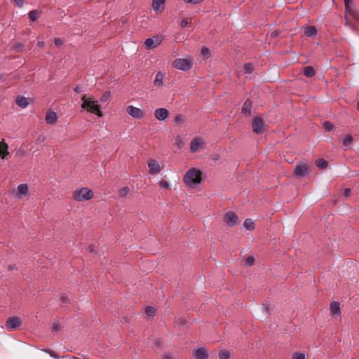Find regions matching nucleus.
<instances>
[{
    "label": "nucleus",
    "mask_w": 359,
    "mask_h": 359,
    "mask_svg": "<svg viewBox=\"0 0 359 359\" xmlns=\"http://www.w3.org/2000/svg\"><path fill=\"white\" fill-rule=\"evenodd\" d=\"M345 6V25L352 28L354 27L351 18L359 22V12L355 8L353 0H344Z\"/></svg>",
    "instance_id": "1"
},
{
    "label": "nucleus",
    "mask_w": 359,
    "mask_h": 359,
    "mask_svg": "<svg viewBox=\"0 0 359 359\" xmlns=\"http://www.w3.org/2000/svg\"><path fill=\"white\" fill-rule=\"evenodd\" d=\"M83 103L81 107L88 111L95 114L100 117L102 116V113L100 111V107L97 104L96 101L93 100L90 97H87L86 95H83L81 97Z\"/></svg>",
    "instance_id": "2"
},
{
    "label": "nucleus",
    "mask_w": 359,
    "mask_h": 359,
    "mask_svg": "<svg viewBox=\"0 0 359 359\" xmlns=\"http://www.w3.org/2000/svg\"><path fill=\"white\" fill-rule=\"evenodd\" d=\"M201 180V172L196 168L190 169L183 178L184 182L189 186L200 184Z\"/></svg>",
    "instance_id": "3"
},
{
    "label": "nucleus",
    "mask_w": 359,
    "mask_h": 359,
    "mask_svg": "<svg viewBox=\"0 0 359 359\" xmlns=\"http://www.w3.org/2000/svg\"><path fill=\"white\" fill-rule=\"evenodd\" d=\"M93 196V192L85 187L75 190L73 193V198L77 201H87L92 198Z\"/></svg>",
    "instance_id": "4"
},
{
    "label": "nucleus",
    "mask_w": 359,
    "mask_h": 359,
    "mask_svg": "<svg viewBox=\"0 0 359 359\" xmlns=\"http://www.w3.org/2000/svg\"><path fill=\"white\" fill-rule=\"evenodd\" d=\"M172 65L176 69L187 71L192 67V60L189 58H178L173 62Z\"/></svg>",
    "instance_id": "5"
},
{
    "label": "nucleus",
    "mask_w": 359,
    "mask_h": 359,
    "mask_svg": "<svg viewBox=\"0 0 359 359\" xmlns=\"http://www.w3.org/2000/svg\"><path fill=\"white\" fill-rule=\"evenodd\" d=\"M309 168L310 165L309 163L299 161L296 165L294 174L298 177H305L309 175Z\"/></svg>",
    "instance_id": "6"
},
{
    "label": "nucleus",
    "mask_w": 359,
    "mask_h": 359,
    "mask_svg": "<svg viewBox=\"0 0 359 359\" xmlns=\"http://www.w3.org/2000/svg\"><path fill=\"white\" fill-rule=\"evenodd\" d=\"M252 131L256 134H261L264 129V122L260 117L254 118L252 123Z\"/></svg>",
    "instance_id": "7"
},
{
    "label": "nucleus",
    "mask_w": 359,
    "mask_h": 359,
    "mask_svg": "<svg viewBox=\"0 0 359 359\" xmlns=\"http://www.w3.org/2000/svg\"><path fill=\"white\" fill-rule=\"evenodd\" d=\"M22 324L21 320L17 316H12L7 319L6 322V328L8 330H13L19 327Z\"/></svg>",
    "instance_id": "8"
},
{
    "label": "nucleus",
    "mask_w": 359,
    "mask_h": 359,
    "mask_svg": "<svg viewBox=\"0 0 359 359\" xmlns=\"http://www.w3.org/2000/svg\"><path fill=\"white\" fill-rule=\"evenodd\" d=\"M128 114L135 118H140L144 116V111L134 106H128L126 109Z\"/></svg>",
    "instance_id": "9"
},
{
    "label": "nucleus",
    "mask_w": 359,
    "mask_h": 359,
    "mask_svg": "<svg viewBox=\"0 0 359 359\" xmlns=\"http://www.w3.org/2000/svg\"><path fill=\"white\" fill-rule=\"evenodd\" d=\"M161 43V39L158 36L147 39L144 41L145 48L147 50L157 47Z\"/></svg>",
    "instance_id": "10"
},
{
    "label": "nucleus",
    "mask_w": 359,
    "mask_h": 359,
    "mask_svg": "<svg viewBox=\"0 0 359 359\" xmlns=\"http://www.w3.org/2000/svg\"><path fill=\"white\" fill-rule=\"evenodd\" d=\"M224 221L230 226H235L238 222V217L233 212L229 211L224 215Z\"/></svg>",
    "instance_id": "11"
},
{
    "label": "nucleus",
    "mask_w": 359,
    "mask_h": 359,
    "mask_svg": "<svg viewBox=\"0 0 359 359\" xmlns=\"http://www.w3.org/2000/svg\"><path fill=\"white\" fill-rule=\"evenodd\" d=\"M203 144L204 140L201 137L194 138L190 144V149L191 152H197Z\"/></svg>",
    "instance_id": "12"
},
{
    "label": "nucleus",
    "mask_w": 359,
    "mask_h": 359,
    "mask_svg": "<svg viewBox=\"0 0 359 359\" xmlns=\"http://www.w3.org/2000/svg\"><path fill=\"white\" fill-rule=\"evenodd\" d=\"M148 166L149 168V173L152 175L158 173L161 170L159 163L154 159H150L149 161Z\"/></svg>",
    "instance_id": "13"
},
{
    "label": "nucleus",
    "mask_w": 359,
    "mask_h": 359,
    "mask_svg": "<svg viewBox=\"0 0 359 359\" xmlns=\"http://www.w3.org/2000/svg\"><path fill=\"white\" fill-rule=\"evenodd\" d=\"M154 116L156 119L164 121L168 117L169 111L165 108H159L155 111Z\"/></svg>",
    "instance_id": "14"
},
{
    "label": "nucleus",
    "mask_w": 359,
    "mask_h": 359,
    "mask_svg": "<svg viewBox=\"0 0 359 359\" xmlns=\"http://www.w3.org/2000/svg\"><path fill=\"white\" fill-rule=\"evenodd\" d=\"M194 355L196 359H207L208 353L205 348H199L194 351Z\"/></svg>",
    "instance_id": "15"
},
{
    "label": "nucleus",
    "mask_w": 359,
    "mask_h": 359,
    "mask_svg": "<svg viewBox=\"0 0 359 359\" xmlns=\"http://www.w3.org/2000/svg\"><path fill=\"white\" fill-rule=\"evenodd\" d=\"M15 103L22 109L26 108L29 104V99L22 95H18L16 97Z\"/></svg>",
    "instance_id": "16"
},
{
    "label": "nucleus",
    "mask_w": 359,
    "mask_h": 359,
    "mask_svg": "<svg viewBox=\"0 0 359 359\" xmlns=\"http://www.w3.org/2000/svg\"><path fill=\"white\" fill-rule=\"evenodd\" d=\"M57 120V114L53 111H48L46 115V121L48 124H53Z\"/></svg>",
    "instance_id": "17"
},
{
    "label": "nucleus",
    "mask_w": 359,
    "mask_h": 359,
    "mask_svg": "<svg viewBox=\"0 0 359 359\" xmlns=\"http://www.w3.org/2000/svg\"><path fill=\"white\" fill-rule=\"evenodd\" d=\"M252 102L250 100H246L242 107V113L245 116L250 115L251 113Z\"/></svg>",
    "instance_id": "18"
},
{
    "label": "nucleus",
    "mask_w": 359,
    "mask_h": 359,
    "mask_svg": "<svg viewBox=\"0 0 359 359\" xmlns=\"http://www.w3.org/2000/svg\"><path fill=\"white\" fill-rule=\"evenodd\" d=\"M330 311L332 315L339 316L341 313L340 305L337 302H332L330 304Z\"/></svg>",
    "instance_id": "19"
},
{
    "label": "nucleus",
    "mask_w": 359,
    "mask_h": 359,
    "mask_svg": "<svg viewBox=\"0 0 359 359\" xmlns=\"http://www.w3.org/2000/svg\"><path fill=\"white\" fill-rule=\"evenodd\" d=\"M8 144L4 141L0 142V157L4 158L9 154Z\"/></svg>",
    "instance_id": "20"
},
{
    "label": "nucleus",
    "mask_w": 359,
    "mask_h": 359,
    "mask_svg": "<svg viewBox=\"0 0 359 359\" xmlns=\"http://www.w3.org/2000/svg\"><path fill=\"white\" fill-rule=\"evenodd\" d=\"M28 186L27 184H21L18 186V196H25L28 192Z\"/></svg>",
    "instance_id": "21"
},
{
    "label": "nucleus",
    "mask_w": 359,
    "mask_h": 359,
    "mask_svg": "<svg viewBox=\"0 0 359 359\" xmlns=\"http://www.w3.org/2000/svg\"><path fill=\"white\" fill-rule=\"evenodd\" d=\"M154 84L156 87H161L163 84V74L161 72H158L156 74L155 79L154 81Z\"/></svg>",
    "instance_id": "22"
},
{
    "label": "nucleus",
    "mask_w": 359,
    "mask_h": 359,
    "mask_svg": "<svg viewBox=\"0 0 359 359\" xmlns=\"http://www.w3.org/2000/svg\"><path fill=\"white\" fill-rule=\"evenodd\" d=\"M317 31L315 27L313 26H308L304 29V34L306 36L311 37L316 34Z\"/></svg>",
    "instance_id": "23"
},
{
    "label": "nucleus",
    "mask_w": 359,
    "mask_h": 359,
    "mask_svg": "<svg viewBox=\"0 0 359 359\" xmlns=\"http://www.w3.org/2000/svg\"><path fill=\"white\" fill-rule=\"evenodd\" d=\"M165 0H153L152 7L155 11H159L161 6H163Z\"/></svg>",
    "instance_id": "24"
},
{
    "label": "nucleus",
    "mask_w": 359,
    "mask_h": 359,
    "mask_svg": "<svg viewBox=\"0 0 359 359\" xmlns=\"http://www.w3.org/2000/svg\"><path fill=\"white\" fill-rule=\"evenodd\" d=\"M304 74L307 77H311L315 74V70L311 66H306L304 69Z\"/></svg>",
    "instance_id": "25"
},
{
    "label": "nucleus",
    "mask_w": 359,
    "mask_h": 359,
    "mask_svg": "<svg viewBox=\"0 0 359 359\" xmlns=\"http://www.w3.org/2000/svg\"><path fill=\"white\" fill-rule=\"evenodd\" d=\"M243 226L245 227L248 230H253L254 226V222L251 219H246L243 223Z\"/></svg>",
    "instance_id": "26"
},
{
    "label": "nucleus",
    "mask_w": 359,
    "mask_h": 359,
    "mask_svg": "<svg viewBox=\"0 0 359 359\" xmlns=\"http://www.w3.org/2000/svg\"><path fill=\"white\" fill-rule=\"evenodd\" d=\"M245 74H251L254 71V66L252 63H246L243 67Z\"/></svg>",
    "instance_id": "27"
},
{
    "label": "nucleus",
    "mask_w": 359,
    "mask_h": 359,
    "mask_svg": "<svg viewBox=\"0 0 359 359\" xmlns=\"http://www.w3.org/2000/svg\"><path fill=\"white\" fill-rule=\"evenodd\" d=\"M201 54L203 55L205 58H208L210 57V50L209 48H208L205 46H203L201 50Z\"/></svg>",
    "instance_id": "28"
},
{
    "label": "nucleus",
    "mask_w": 359,
    "mask_h": 359,
    "mask_svg": "<svg viewBox=\"0 0 359 359\" xmlns=\"http://www.w3.org/2000/svg\"><path fill=\"white\" fill-rule=\"evenodd\" d=\"M129 187H124L119 189L118 191V196L120 198H123L127 196V194L129 192Z\"/></svg>",
    "instance_id": "29"
},
{
    "label": "nucleus",
    "mask_w": 359,
    "mask_h": 359,
    "mask_svg": "<svg viewBox=\"0 0 359 359\" xmlns=\"http://www.w3.org/2000/svg\"><path fill=\"white\" fill-rule=\"evenodd\" d=\"M316 165L319 168H325L327 166V162L323 158H319L316 161Z\"/></svg>",
    "instance_id": "30"
},
{
    "label": "nucleus",
    "mask_w": 359,
    "mask_h": 359,
    "mask_svg": "<svg viewBox=\"0 0 359 359\" xmlns=\"http://www.w3.org/2000/svg\"><path fill=\"white\" fill-rule=\"evenodd\" d=\"M353 141V137L351 135H346L343 140V144L345 147H348Z\"/></svg>",
    "instance_id": "31"
},
{
    "label": "nucleus",
    "mask_w": 359,
    "mask_h": 359,
    "mask_svg": "<svg viewBox=\"0 0 359 359\" xmlns=\"http://www.w3.org/2000/svg\"><path fill=\"white\" fill-rule=\"evenodd\" d=\"M220 359H229L230 357V353L226 350H222L219 353Z\"/></svg>",
    "instance_id": "32"
},
{
    "label": "nucleus",
    "mask_w": 359,
    "mask_h": 359,
    "mask_svg": "<svg viewBox=\"0 0 359 359\" xmlns=\"http://www.w3.org/2000/svg\"><path fill=\"white\" fill-rule=\"evenodd\" d=\"M146 313L149 316H154L156 313V309L152 306H147L145 309Z\"/></svg>",
    "instance_id": "33"
},
{
    "label": "nucleus",
    "mask_w": 359,
    "mask_h": 359,
    "mask_svg": "<svg viewBox=\"0 0 359 359\" xmlns=\"http://www.w3.org/2000/svg\"><path fill=\"white\" fill-rule=\"evenodd\" d=\"M38 11L36 10L31 11L29 13V18L32 21H35L37 18Z\"/></svg>",
    "instance_id": "34"
},
{
    "label": "nucleus",
    "mask_w": 359,
    "mask_h": 359,
    "mask_svg": "<svg viewBox=\"0 0 359 359\" xmlns=\"http://www.w3.org/2000/svg\"><path fill=\"white\" fill-rule=\"evenodd\" d=\"M323 128L326 131H330L333 128V125L329 121H325L323 123Z\"/></svg>",
    "instance_id": "35"
},
{
    "label": "nucleus",
    "mask_w": 359,
    "mask_h": 359,
    "mask_svg": "<svg viewBox=\"0 0 359 359\" xmlns=\"http://www.w3.org/2000/svg\"><path fill=\"white\" fill-rule=\"evenodd\" d=\"M292 359H306V356L304 353H295L292 355Z\"/></svg>",
    "instance_id": "36"
},
{
    "label": "nucleus",
    "mask_w": 359,
    "mask_h": 359,
    "mask_svg": "<svg viewBox=\"0 0 359 359\" xmlns=\"http://www.w3.org/2000/svg\"><path fill=\"white\" fill-rule=\"evenodd\" d=\"M46 353H48L50 355V357L53 358H55V359H59L60 357L57 354H56L55 352H53V351L50 350V349H44L43 350Z\"/></svg>",
    "instance_id": "37"
},
{
    "label": "nucleus",
    "mask_w": 359,
    "mask_h": 359,
    "mask_svg": "<svg viewBox=\"0 0 359 359\" xmlns=\"http://www.w3.org/2000/svg\"><path fill=\"white\" fill-rule=\"evenodd\" d=\"M184 116H183V115H182V114H177V115L175 117L174 121H175V122L176 123H177V124H178V123H183V121H184Z\"/></svg>",
    "instance_id": "38"
},
{
    "label": "nucleus",
    "mask_w": 359,
    "mask_h": 359,
    "mask_svg": "<svg viewBox=\"0 0 359 359\" xmlns=\"http://www.w3.org/2000/svg\"><path fill=\"white\" fill-rule=\"evenodd\" d=\"M254 257H252V256H250L248 257L246 259H245V265L247 266H252L254 263Z\"/></svg>",
    "instance_id": "39"
},
{
    "label": "nucleus",
    "mask_w": 359,
    "mask_h": 359,
    "mask_svg": "<svg viewBox=\"0 0 359 359\" xmlns=\"http://www.w3.org/2000/svg\"><path fill=\"white\" fill-rule=\"evenodd\" d=\"M175 144L178 146L179 148H181L183 145V141L180 136H177L175 138Z\"/></svg>",
    "instance_id": "40"
},
{
    "label": "nucleus",
    "mask_w": 359,
    "mask_h": 359,
    "mask_svg": "<svg viewBox=\"0 0 359 359\" xmlns=\"http://www.w3.org/2000/svg\"><path fill=\"white\" fill-rule=\"evenodd\" d=\"M60 330V325L59 323H54L52 327V331L54 332H57Z\"/></svg>",
    "instance_id": "41"
},
{
    "label": "nucleus",
    "mask_w": 359,
    "mask_h": 359,
    "mask_svg": "<svg viewBox=\"0 0 359 359\" xmlns=\"http://www.w3.org/2000/svg\"><path fill=\"white\" fill-rule=\"evenodd\" d=\"M186 4H196L202 2L203 0H183Z\"/></svg>",
    "instance_id": "42"
},
{
    "label": "nucleus",
    "mask_w": 359,
    "mask_h": 359,
    "mask_svg": "<svg viewBox=\"0 0 359 359\" xmlns=\"http://www.w3.org/2000/svg\"><path fill=\"white\" fill-rule=\"evenodd\" d=\"M351 190L350 189H345L343 192V196L345 198L348 197L351 195Z\"/></svg>",
    "instance_id": "43"
},
{
    "label": "nucleus",
    "mask_w": 359,
    "mask_h": 359,
    "mask_svg": "<svg viewBox=\"0 0 359 359\" xmlns=\"http://www.w3.org/2000/svg\"><path fill=\"white\" fill-rule=\"evenodd\" d=\"M54 43L57 46H60L63 43V41L61 39L57 38L55 39Z\"/></svg>",
    "instance_id": "44"
},
{
    "label": "nucleus",
    "mask_w": 359,
    "mask_h": 359,
    "mask_svg": "<svg viewBox=\"0 0 359 359\" xmlns=\"http://www.w3.org/2000/svg\"><path fill=\"white\" fill-rule=\"evenodd\" d=\"M16 5L19 7H22L24 3V0H13Z\"/></svg>",
    "instance_id": "45"
},
{
    "label": "nucleus",
    "mask_w": 359,
    "mask_h": 359,
    "mask_svg": "<svg viewBox=\"0 0 359 359\" xmlns=\"http://www.w3.org/2000/svg\"><path fill=\"white\" fill-rule=\"evenodd\" d=\"M189 25V22L186 19H183L181 22V26L182 27H185Z\"/></svg>",
    "instance_id": "46"
},
{
    "label": "nucleus",
    "mask_w": 359,
    "mask_h": 359,
    "mask_svg": "<svg viewBox=\"0 0 359 359\" xmlns=\"http://www.w3.org/2000/svg\"><path fill=\"white\" fill-rule=\"evenodd\" d=\"M60 299H61V301L64 303H66L68 302V297L65 294L61 295Z\"/></svg>",
    "instance_id": "47"
},
{
    "label": "nucleus",
    "mask_w": 359,
    "mask_h": 359,
    "mask_svg": "<svg viewBox=\"0 0 359 359\" xmlns=\"http://www.w3.org/2000/svg\"><path fill=\"white\" fill-rule=\"evenodd\" d=\"M160 186L162 187V188H168V183L165 181H161L160 182Z\"/></svg>",
    "instance_id": "48"
},
{
    "label": "nucleus",
    "mask_w": 359,
    "mask_h": 359,
    "mask_svg": "<svg viewBox=\"0 0 359 359\" xmlns=\"http://www.w3.org/2000/svg\"><path fill=\"white\" fill-rule=\"evenodd\" d=\"M17 269V266L15 264H11L8 266V271H11Z\"/></svg>",
    "instance_id": "49"
},
{
    "label": "nucleus",
    "mask_w": 359,
    "mask_h": 359,
    "mask_svg": "<svg viewBox=\"0 0 359 359\" xmlns=\"http://www.w3.org/2000/svg\"><path fill=\"white\" fill-rule=\"evenodd\" d=\"M74 91L76 93H79L82 92V88L80 86H77L75 87Z\"/></svg>",
    "instance_id": "50"
},
{
    "label": "nucleus",
    "mask_w": 359,
    "mask_h": 359,
    "mask_svg": "<svg viewBox=\"0 0 359 359\" xmlns=\"http://www.w3.org/2000/svg\"><path fill=\"white\" fill-rule=\"evenodd\" d=\"M22 44H18L15 46V49L18 51H20L22 50Z\"/></svg>",
    "instance_id": "51"
},
{
    "label": "nucleus",
    "mask_w": 359,
    "mask_h": 359,
    "mask_svg": "<svg viewBox=\"0 0 359 359\" xmlns=\"http://www.w3.org/2000/svg\"><path fill=\"white\" fill-rule=\"evenodd\" d=\"M38 46L40 48H43L44 46V42L42 41H38Z\"/></svg>",
    "instance_id": "52"
},
{
    "label": "nucleus",
    "mask_w": 359,
    "mask_h": 359,
    "mask_svg": "<svg viewBox=\"0 0 359 359\" xmlns=\"http://www.w3.org/2000/svg\"><path fill=\"white\" fill-rule=\"evenodd\" d=\"M88 249H89V250H90V252H93V247H92V246H89Z\"/></svg>",
    "instance_id": "53"
},
{
    "label": "nucleus",
    "mask_w": 359,
    "mask_h": 359,
    "mask_svg": "<svg viewBox=\"0 0 359 359\" xmlns=\"http://www.w3.org/2000/svg\"><path fill=\"white\" fill-rule=\"evenodd\" d=\"M218 158H219V157H218V156H217V155H216V156L213 158V159L217 160V159H218Z\"/></svg>",
    "instance_id": "54"
},
{
    "label": "nucleus",
    "mask_w": 359,
    "mask_h": 359,
    "mask_svg": "<svg viewBox=\"0 0 359 359\" xmlns=\"http://www.w3.org/2000/svg\"><path fill=\"white\" fill-rule=\"evenodd\" d=\"M357 107H358V110H359V99H358V102H357Z\"/></svg>",
    "instance_id": "55"
},
{
    "label": "nucleus",
    "mask_w": 359,
    "mask_h": 359,
    "mask_svg": "<svg viewBox=\"0 0 359 359\" xmlns=\"http://www.w3.org/2000/svg\"><path fill=\"white\" fill-rule=\"evenodd\" d=\"M71 359H79V358H76L75 356H72Z\"/></svg>",
    "instance_id": "56"
},
{
    "label": "nucleus",
    "mask_w": 359,
    "mask_h": 359,
    "mask_svg": "<svg viewBox=\"0 0 359 359\" xmlns=\"http://www.w3.org/2000/svg\"><path fill=\"white\" fill-rule=\"evenodd\" d=\"M106 94H107V95H104V97H107V96H109V94H108L107 93Z\"/></svg>",
    "instance_id": "57"
},
{
    "label": "nucleus",
    "mask_w": 359,
    "mask_h": 359,
    "mask_svg": "<svg viewBox=\"0 0 359 359\" xmlns=\"http://www.w3.org/2000/svg\"><path fill=\"white\" fill-rule=\"evenodd\" d=\"M106 94H107V95H104V97H107V96H109V94H108L107 93Z\"/></svg>",
    "instance_id": "58"
},
{
    "label": "nucleus",
    "mask_w": 359,
    "mask_h": 359,
    "mask_svg": "<svg viewBox=\"0 0 359 359\" xmlns=\"http://www.w3.org/2000/svg\"><path fill=\"white\" fill-rule=\"evenodd\" d=\"M106 94H107V95H104V97H107V96H109V94H108L107 93Z\"/></svg>",
    "instance_id": "59"
}]
</instances>
